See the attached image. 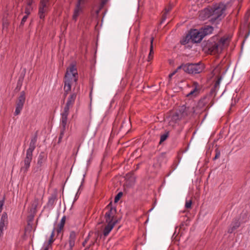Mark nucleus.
<instances>
[{
	"label": "nucleus",
	"mask_w": 250,
	"mask_h": 250,
	"mask_svg": "<svg viewBox=\"0 0 250 250\" xmlns=\"http://www.w3.org/2000/svg\"><path fill=\"white\" fill-rule=\"evenodd\" d=\"M226 6L223 3L216 4L212 6H208L199 13L200 20L204 21L208 19L213 25H217L226 16Z\"/></svg>",
	"instance_id": "1"
},
{
	"label": "nucleus",
	"mask_w": 250,
	"mask_h": 250,
	"mask_svg": "<svg viewBox=\"0 0 250 250\" xmlns=\"http://www.w3.org/2000/svg\"><path fill=\"white\" fill-rule=\"evenodd\" d=\"M78 78V74L77 68L74 64H71L69 67L67 68L64 77L63 89L65 97L71 91L72 84L74 83H77Z\"/></svg>",
	"instance_id": "2"
},
{
	"label": "nucleus",
	"mask_w": 250,
	"mask_h": 250,
	"mask_svg": "<svg viewBox=\"0 0 250 250\" xmlns=\"http://www.w3.org/2000/svg\"><path fill=\"white\" fill-rule=\"evenodd\" d=\"M193 110V108L189 106H187L185 105H183L178 107L176 111L171 116L170 120V124H175L178 123L181 120L185 118L188 116Z\"/></svg>",
	"instance_id": "3"
},
{
	"label": "nucleus",
	"mask_w": 250,
	"mask_h": 250,
	"mask_svg": "<svg viewBox=\"0 0 250 250\" xmlns=\"http://www.w3.org/2000/svg\"><path fill=\"white\" fill-rule=\"evenodd\" d=\"M37 136L33 137L30 141L29 148L26 152V156L23 160V166L21 167V170L26 172L30 166V163L33 158V152L36 148L37 142Z\"/></svg>",
	"instance_id": "4"
},
{
	"label": "nucleus",
	"mask_w": 250,
	"mask_h": 250,
	"mask_svg": "<svg viewBox=\"0 0 250 250\" xmlns=\"http://www.w3.org/2000/svg\"><path fill=\"white\" fill-rule=\"evenodd\" d=\"M204 68V65L201 63H183L178 66V69H182L185 72L189 74H199L202 72Z\"/></svg>",
	"instance_id": "5"
},
{
	"label": "nucleus",
	"mask_w": 250,
	"mask_h": 250,
	"mask_svg": "<svg viewBox=\"0 0 250 250\" xmlns=\"http://www.w3.org/2000/svg\"><path fill=\"white\" fill-rule=\"evenodd\" d=\"M72 107V106L68 105L67 104L65 105L63 111L62 112L61 115V119L60 125L61 127V132L60 134V136L59 138V142H60L62 138L64 132L66 130L67 123V117L69 114V109L70 108Z\"/></svg>",
	"instance_id": "6"
},
{
	"label": "nucleus",
	"mask_w": 250,
	"mask_h": 250,
	"mask_svg": "<svg viewBox=\"0 0 250 250\" xmlns=\"http://www.w3.org/2000/svg\"><path fill=\"white\" fill-rule=\"evenodd\" d=\"M49 6L50 3L49 0H41L38 12L40 19H44L45 14L49 11Z\"/></svg>",
	"instance_id": "7"
},
{
	"label": "nucleus",
	"mask_w": 250,
	"mask_h": 250,
	"mask_svg": "<svg viewBox=\"0 0 250 250\" xmlns=\"http://www.w3.org/2000/svg\"><path fill=\"white\" fill-rule=\"evenodd\" d=\"M25 101V93L24 91H22L20 93V95L16 102V109L14 112L15 116L18 115L20 114L22 110Z\"/></svg>",
	"instance_id": "8"
},
{
	"label": "nucleus",
	"mask_w": 250,
	"mask_h": 250,
	"mask_svg": "<svg viewBox=\"0 0 250 250\" xmlns=\"http://www.w3.org/2000/svg\"><path fill=\"white\" fill-rule=\"evenodd\" d=\"M189 34L192 42L194 43L200 42L204 38L200 30H191Z\"/></svg>",
	"instance_id": "9"
},
{
	"label": "nucleus",
	"mask_w": 250,
	"mask_h": 250,
	"mask_svg": "<svg viewBox=\"0 0 250 250\" xmlns=\"http://www.w3.org/2000/svg\"><path fill=\"white\" fill-rule=\"evenodd\" d=\"M77 234L74 231H71L69 233L67 242L65 244L67 250H72L75 245Z\"/></svg>",
	"instance_id": "10"
},
{
	"label": "nucleus",
	"mask_w": 250,
	"mask_h": 250,
	"mask_svg": "<svg viewBox=\"0 0 250 250\" xmlns=\"http://www.w3.org/2000/svg\"><path fill=\"white\" fill-rule=\"evenodd\" d=\"M111 203H110L107 208L109 209L105 213V218L106 222L113 221V218L116 212L115 208L112 207Z\"/></svg>",
	"instance_id": "11"
},
{
	"label": "nucleus",
	"mask_w": 250,
	"mask_h": 250,
	"mask_svg": "<svg viewBox=\"0 0 250 250\" xmlns=\"http://www.w3.org/2000/svg\"><path fill=\"white\" fill-rule=\"evenodd\" d=\"M193 89L190 91L189 93H188L187 96L188 97H196L199 93L200 90V85L199 83L196 82H194L193 83Z\"/></svg>",
	"instance_id": "12"
},
{
	"label": "nucleus",
	"mask_w": 250,
	"mask_h": 250,
	"mask_svg": "<svg viewBox=\"0 0 250 250\" xmlns=\"http://www.w3.org/2000/svg\"><path fill=\"white\" fill-rule=\"evenodd\" d=\"M83 0H79L78 1V3L76 5V6L75 8L74 13L73 15V19L76 21L77 19V18L78 17L79 15H80V13L82 11V8L81 6V1H83Z\"/></svg>",
	"instance_id": "13"
},
{
	"label": "nucleus",
	"mask_w": 250,
	"mask_h": 250,
	"mask_svg": "<svg viewBox=\"0 0 250 250\" xmlns=\"http://www.w3.org/2000/svg\"><path fill=\"white\" fill-rule=\"evenodd\" d=\"M7 223V217L6 214H2L0 221V237L3 234L4 228Z\"/></svg>",
	"instance_id": "14"
},
{
	"label": "nucleus",
	"mask_w": 250,
	"mask_h": 250,
	"mask_svg": "<svg viewBox=\"0 0 250 250\" xmlns=\"http://www.w3.org/2000/svg\"><path fill=\"white\" fill-rule=\"evenodd\" d=\"M214 30L213 27L209 25H206L200 29L201 32L204 37L206 36L211 34Z\"/></svg>",
	"instance_id": "15"
},
{
	"label": "nucleus",
	"mask_w": 250,
	"mask_h": 250,
	"mask_svg": "<svg viewBox=\"0 0 250 250\" xmlns=\"http://www.w3.org/2000/svg\"><path fill=\"white\" fill-rule=\"evenodd\" d=\"M108 223L107 225L104 228L103 233L104 235L106 236L108 235L109 232L111 231V230L113 228L115 224V222L113 221H110V222H107Z\"/></svg>",
	"instance_id": "16"
},
{
	"label": "nucleus",
	"mask_w": 250,
	"mask_h": 250,
	"mask_svg": "<svg viewBox=\"0 0 250 250\" xmlns=\"http://www.w3.org/2000/svg\"><path fill=\"white\" fill-rule=\"evenodd\" d=\"M77 97V92H74L72 93L68 97L66 104L73 106L74 104L75 100Z\"/></svg>",
	"instance_id": "17"
},
{
	"label": "nucleus",
	"mask_w": 250,
	"mask_h": 250,
	"mask_svg": "<svg viewBox=\"0 0 250 250\" xmlns=\"http://www.w3.org/2000/svg\"><path fill=\"white\" fill-rule=\"evenodd\" d=\"M46 159V156L45 155L44 153L42 152L39 155L37 161V166L38 168H41L43 163L45 161Z\"/></svg>",
	"instance_id": "18"
},
{
	"label": "nucleus",
	"mask_w": 250,
	"mask_h": 250,
	"mask_svg": "<svg viewBox=\"0 0 250 250\" xmlns=\"http://www.w3.org/2000/svg\"><path fill=\"white\" fill-rule=\"evenodd\" d=\"M40 204V200L37 197H35L34 199L32 202L31 208L30 209L31 212L35 213L37 211V208Z\"/></svg>",
	"instance_id": "19"
},
{
	"label": "nucleus",
	"mask_w": 250,
	"mask_h": 250,
	"mask_svg": "<svg viewBox=\"0 0 250 250\" xmlns=\"http://www.w3.org/2000/svg\"><path fill=\"white\" fill-rule=\"evenodd\" d=\"M209 50L212 52H213L215 53H219L222 51L221 47H220L217 42H214L213 44H211V45L209 47Z\"/></svg>",
	"instance_id": "20"
},
{
	"label": "nucleus",
	"mask_w": 250,
	"mask_h": 250,
	"mask_svg": "<svg viewBox=\"0 0 250 250\" xmlns=\"http://www.w3.org/2000/svg\"><path fill=\"white\" fill-rule=\"evenodd\" d=\"M240 222L237 220H235L231 223V226L228 230V232L230 233H232V232L235 229H237L240 226Z\"/></svg>",
	"instance_id": "21"
},
{
	"label": "nucleus",
	"mask_w": 250,
	"mask_h": 250,
	"mask_svg": "<svg viewBox=\"0 0 250 250\" xmlns=\"http://www.w3.org/2000/svg\"><path fill=\"white\" fill-rule=\"evenodd\" d=\"M228 39L225 37L221 38L219 41H218L217 42L218 43L220 47H221V48L222 50L225 47V46L228 45Z\"/></svg>",
	"instance_id": "22"
},
{
	"label": "nucleus",
	"mask_w": 250,
	"mask_h": 250,
	"mask_svg": "<svg viewBox=\"0 0 250 250\" xmlns=\"http://www.w3.org/2000/svg\"><path fill=\"white\" fill-rule=\"evenodd\" d=\"M153 40H154V38L153 37H152L151 38V40H150V51H149V55L148 56V61H150V60H151L152 59L153 55L154 54L153 48Z\"/></svg>",
	"instance_id": "23"
},
{
	"label": "nucleus",
	"mask_w": 250,
	"mask_h": 250,
	"mask_svg": "<svg viewBox=\"0 0 250 250\" xmlns=\"http://www.w3.org/2000/svg\"><path fill=\"white\" fill-rule=\"evenodd\" d=\"M172 6L171 5H169L167 7H166L165 9V13L162 16V21L161 23H162L164 21H165L167 19V14L172 9Z\"/></svg>",
	"instance_id": "24"
},
{
	"label": "nucleus",
	"mask_w": 250,
	"mask_h": 250,
	"mask_svg": "<svg viewBox=\"0 0 250 250\" xmlns=\"http://www.w3.org/2000/svg\"><path fill=\"white\" fill-rule=\"evenodd\" d=\"M189 34L187 35L186 37H185L181 41V43L183 45H186L191 40V39L190 38Z\"/></svg>",
	"instance_id": "25"
},
{
	"label": "nucleus",
	"mask_w": 250,
	"mask_h": 250,
	"mask_svg": "<svg viewBox=\"0 0 250 250\" xmlns=\"http://www.w3.org/2000/svg\"><path fill=\"white\" fill-rule=\"evenodd\" d=\"M54 233H55V229H53L48 242L47 243H45V245L50 247L51 244L53 243V242L54 241V240L53 239V237L54 236Z\"/></svg>",
	"instance_id": "26"
},
{
	"label": "nucleus",
	"mask_w": 250,
	"mask_h": 250,
	"mask_svg": "<svg viewBox=\"0 0 250 250\" xmlns=\"http://www.w3.org/2000/svg\"><path fill=\"white\" fill-rule=\"evenodd\" d=\"M168 136V132H167L163 135H162L160 137V143L165 141Z\"/></svg>",
	"instance_id": "27"
},
{
	"label": "nucleus",
	"mask_w": 250,
	"mask_h": 250,
	"mask_svg": "<svg viewBox=\"0 0 250 250\" xmlns=\"http://www.w3.org/2000/svg\"><path fill=\"white\" fill-rule=\"evenodd\" d=\"M32 10V7H31V6L29 5V6H26L25 7V14L27 15H29L30 13H31V11Z\"/></svg>",
	"instance_id": "28"
},
{
	"label": "nucleus",
	"mask_w": 250,
	"mask_h": 250,
	"mask_svg": "<svg viewBox=\"0 0 250 250\" xmlns=\"http://www.w3.org/2000/svg\"><path fill=\"white\" fill-rule=\"evenodd\" d=\"M65 219H66L65 216H63L61 219V222L58 224V226L63 228V227H64V225L65 224Z\"/></svg>",
	"instance_id": "29"
},
{
	"label": "nucleus",
	"mask_w": 250,
	"mask_h": 250,
	"mask_svg": "<svg viewBox=\"0 0 250 250\" xmlns=\"http://www.w3.org/2000/svg\"><path fill=\"white\" fill-rule=\"evenodd\" d=\"M192 201L191 200H187L185 204V207L187 208H190L191 207Z\"/></svg>",
	"instance_id": "30"
},
{
	"label": "nucleus",
	"mask_w": 250,
	"mask_h": 250,
	"mask_svg": "<svg viewBox=\"0 0 250 250\" xmlns=\"http://www.w3.org/2000/svg\"><path fill=\"white\" fill-rule=\"evenodd\" d=\"M122 195L123 193L122 192H120L119 193H118V194L115 197L114 202L115 203L117 202Z\"/></svg>",
	"instance_id": "31"
},
{
	"label": "nucleus",
	"mask_w": 250,
	"mask_h": 250,
	"mask_svg": "<svg viewBox=\"0 0 250 250\" xmlns=\"http://www.w3.org/2000/svg\"><path fill=\"white\" fill-rule=\"evenodd\" d=\"M28 15H25L24 16L21 20V26L23 25L25 21H26L27 18H28Z\"/></svg>",
	"instance_id": "32"
},
{
	"label": "nucleus",
	"mask_w": 250,
	"mask_h": 250,
	"mask_svg": "<svg viewBox=\"0 0 250 250\" xmlns=\"http://www.w3.org/2000/svg\"><path fill=\"white\" fill-rule=\"evenodd\" d=\"M215 152H216L215 156L214 158H213L214 160L218 159L220 156V152L219 150H218V149H216Z\"/></svg>",
	"instance_id": "33"
},
{
	"label": "nucleus",
	"mask_w": 250,
	"mask_h": 250,
	"mask_svg": "<svg viewBox=\"0 0 250 250\" xmlns=\"http://www.w3.org/2000/svg\"><path fill=\"white\" fill-rule=\"evenodd\" d=\"M180 69H178V67L177 68V69L174 70L172 73H170L168 75V77L169 79H171L172 76L175 75V74H176V73H177L179 70H180Z\"/></svg>",
	"instance_id": "34"
},
{
	"label": "nucleus",
	"mask_w": 250,
	"mask_h": 250,
	"mask_svg": "<svg viewBox=\"0 0 250 250\" xmlns=\"http://www.w3.org/2000/svg\"><path fill=\"white\" fill-rule=\"evenodd\" d=\"M62 229H63V228L58 226L57 228H56V229L54 228V229H55V231L56 230L57 231V233L59 234L61 232Z\"/></svg>",
	"instance_id": "35"
},
{
	"label": "nucleus",
	"mask_w": 250,
	"mask_h": 250,
	"mask_svg": "<svg viewBox=\"0 0 250 250\" xmlns=\"http://www.w3.org/2000/svg\"><path fill=\"white\" fill-rule=\"evenodd\" d=\"M4 204V201L3 200H0V213L1 212L2 209V207Z\"/></svg>",
	"instance_id": "36"
},
{
	"label": "nucleus",
	"mask_w": 250,
	"mask_h": 250,
	"mask_svg": "<svg viewBox=\"0 0 250 250\" xmlns=\"http://www.w3.org/2000/svg\"><path fill=\"white\" fill-rule=\"evenodd\" d=\"M49 247V246L45 245V243H44L42 247V250H48Z\"/></svg>",
	"instance_id": "37"
},
{
	"label": "nucleus",
	"mask_w": 250,
	"mask_h": 250,
	"mask_svg": "<svg viewBox=\"0 0 250 250\" xmlns=\"http://www.w3.org/2000/svg\"><path fill=\"white\" fill-rule=\"evenodd\" d=\"M33 3V0H29L28 2L27 6H31L32 3Z\"/></svg>",
	"instance_id": "38"
},
{
	"label": "nucleus",
	"mask_w": 250,
	"mask_h": 250,
	"mask_svg": "<svg viewBox=\"0 0 250 250\" xmlns=\"http://www.w3.org/2000/svg\"><path fill=\"white\" fill-rule=\"evenodd\" d=\"M220 80L218 79L215 83V86H217V85H219L220 83Z\"/></svg>",
	"instance_id": "39"
},
{
	"label": "nucleus",
	"mask_w": 250,
	"mask_h": 250,
	"mask_svg": "<svg viewBox=\"0 0 250 250\" xmlns=\"http://www.w3.org/2000/svg\"><path fill=\"white\" fill-rule=\"evenodd\" d=\"M87 239H86L85 240V241H84L83 242V246H84V245H85V244L87 242Z\"/></svg>",
	"instance_id": "40"
},
{
	"label": "nucleus",
	"mask_w": 250,
	"mask_h": 250,
	"mask_svg": "<svg viewBox=\"0 0 250 250\" xmlns=\"http://www.w3.org/2000/svg\"><path fill=\"white\" fill-rule=\"evenodd\" d=\"M95 235L96 237H98L99 236V233L98 232L95 233Z\"/></svg>",
	"instance_id": "41"
}]
</instances>
